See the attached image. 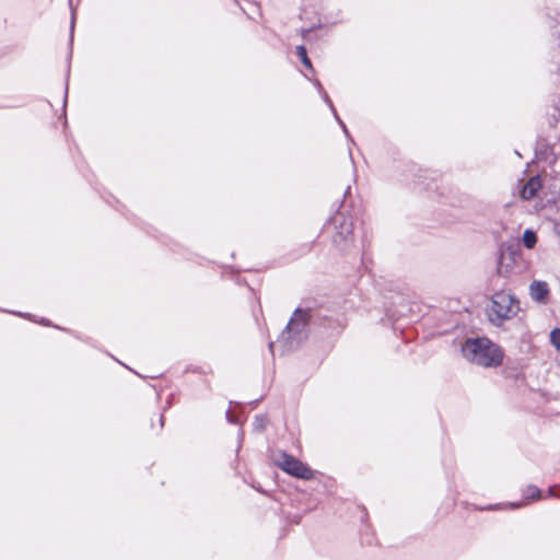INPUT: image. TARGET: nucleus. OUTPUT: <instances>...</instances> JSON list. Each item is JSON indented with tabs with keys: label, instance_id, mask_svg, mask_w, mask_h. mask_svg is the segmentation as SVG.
<instances>
[{
	"label": "nucleus",
	"instance_id": "nucleus-5",
	"mask_svg": "<svg viewBox=\"0 0 560 560\" xmlns=\"http://www.w3.org/2000/svg\"><path fill=\"white\" fill-rule=\"evenodd\" d=\"M334 223L337 229L334 243L341 249H346L348 244L352 242L353 221L351 218H347L342 213H338L334 217Z\"/></svg>",
	"mask_w": 560,
	"mask_h": 560
},
{
	"label": "nucleus",
	"instance_id": "nucleus-9",
	"mask_svg": "<svg viewBox=\"0 0 560 560\" xmlns=\"http://www.w3.org/2000/svg\"><path fill=\"white\" fill-rule=\"evenodd\" d=\"M512 261L513 258L511 255L501 254L498 262V273L506 277L510 272Z\"/></svg>",
	"mask_w": 560,
	"mask_h": 560
},
{
	"label": "nucleus",
	"instance_id": "nucleus-7",
	"mask_svg": "<svg viewBox=\"0 0 560 560\" xmlns=\"http://www.w3.org/2000/svg\"><path fill=\"white\" fill-rule=\"evenodd\" d=\"M541 188V182L539 179V177H532L523 187L522 191H521V196L523 199L525 200H529L532 199L533 197H535V195L537 194V191Z\"/></svg>",
	"mask_w": 560,
	"mask_h": 560
},
{
	"label": "nucleus",
	"instance_id": "nucleus-15",
	"mask_svg": "<svg viewBox=\"0 0 560 560\" xmlns=\"http://www.w3.org/2000/svg\"><path fill=\"white\" fill-rule=\"evenodd\" d=\"M255 429L261 431L265 429L266 419L262 416H256L254 421Z\"/></svg>",
	"mask_w": 560,
	"mask_h": 560
},
{
	"label": "nucleus",
	"instance_id": "nucleus-2",
	"mask_svg": "<svg viewBox=\"0 0 560 560\" xmlns=\"http://www.w3.org/2000/svg\"><path fill=\"white\" fill-rule=\"evenodd\" d=\"M520 311V301L514 294L509 291H499L491 298L489 318L492 324L499 326L515 317Z\"/></svg>",
	"mask_w": 560,
	"mask_h": 560
},
{
	"label": "nucleus",
	"instance_id": "nucleus-8",
	"mask_svg": "<svg viewBox=\"0 0 560 560\" xmlns=\"http://www.w3.org/2000/svg\"><path fill=\"white\" fill-rule=\"evenodd\" d=\"M314 84H315V86L318 89V91L320 92V94H322V97H323L324 102H325V103L330 107V109H331V112H332V114H334V116H335L336 120H337V121L339 122V125L342 127V129H343L345 133H348V130H347L346 125H345V124H343V121L339 118V116H338V114H337V112H336V109H335V107H334V105H332V102H331V100H330L329 95L324 91L322 83H320L318 80H315V81H314Z\"/></svg>",
	"mask_w": 560,
	"mask_h": 560
},
{
	"label": "nucleus",
	"instance_id": "nucleus-1",
	"mask_svg": "<svg viewBox=\"0 0 560 560\" xmlns=\"http://www.w3.org/2000/svg\"><path fill=\"white\" fill-rule=\"evenodd\" d=\"M463 357L477 365L495 368L503 361L501 348L488 338H468L462 346Z\"/></svg>",
	"mask_w": 560,
	"mask_h": 560
},
{
	"label": "nucleus",
	"instance_id": "nucleus-17",
	"mask_svg": "<svg viewBox=\"0 0 560 560\" xmlns=\"http://www.w3.org/2000/svg\"><path fill=\"white\" fill-rule=\"evenodd\" d=\"M269 348H270L271 351H273V342L269 343Z\"/></svg>",
	"mask_w": 560,
	"mask_h": 560
},
{
	"label": "nucleus",
	"instance_id": "nucleus-12",
	"mask_svg": "<svg viewBox=\"0 0 560 560\" xmlns=\"http://www.w3.org/2000/svg\"><path fill=\"white\" fill-rule=\"evenodd\" d=\"M541 498V491L536 486H528L524 490L525 500H538Z\"/></svg>",
	"mask_w": 560,
	"mask_h": 560
},
{
	"label": "nucleus",
	"instance_id": "nucleus-13",
	"mask_svg": "<svg viewBox=\"0 0 560 560\" xmlns=\"http://www.w3.org/2000/svg\"><path fill=\"white\" fill-rule=\"evenodd\" d=\"M296 55L302 61V63L310 70H313V66L311 60L307 57L306 48L304 46H298L296 47Z\"/></svg>",
	"mask_w": 560,
	"mask_h": 560
},
{
	"label": "nucleus",
	"instance_id": "nucleus-4",
	"mask_svg": "<svg viewBox=\"0 0 560 560\" xmlns=\"http://www.w3.org/2000/svg\"><path fill=\"white\" fill-rule=\"evenodd\" d=\"M273 462L279 468L293 477L310 480L314 476V472L310 467L287 453L276 454L273 456Z\"/></svg>",
	"mask_w": 560,
	"mask_h": 560
},
{
	"label": "nucleus",
	"instance_id": "nucleus-11",
	"mask_svg": "<svg viewBox=\"0 0 560 560\" xmlns=\"http://www.w3.org/2000/svg\"><path fill=\"white\" fill-rule=\"evenodd\" d=\"M537 243L536 233L533 230H525L523 234V244L526 248H534Z\"/></svg>",
	"mask_w": 560,
	"mask_h": 560
},
{
	"label": "nucleus",
	"instance_id": "nucleus-3",
	"mask_svg": "<svg viewBox=\"0 0 560 560\" xmlns=\"http://www.w3.org/2000/svg\"><path fill=\"white\" fill-rule=\"evenodd\" d=\"M310 314L306 311L296 310L293 313L285 331L282 332L281 338L289 340L288 349H292L294 345H299L306 338V327L308 325Z\"/></svg>",
	"mask_w": 560,
	"mask_h": 560
},
{
	"label": "nucleus",
	"instance_id": "nucleus-10",
	"mask_svg": "<svg viewBox=\"0 0 560 560\" xmlns=\"http://www.w3.org/2000/svg\"><path fill=\"white\" fill-rule=\"evenodd\" d=\"M524 503H509V504H493L488 506H476L475 509L478 511H498V510H504L506 508L510 509H517L522 506Z\"/></svg>",
	"mask_w": 560,
	"mask_h": 560
},
{
	"label": "nucleus",
	"instance_id": "nucleus-16",
	"mask_svg": "<svg viewBox=\"0 0 560 560\" xmlns=\"http://www.w3.org/2000/svg\"><path fill=\"white\" fill-rule=\"evenodd\" d=\"M74 28V15H72V20H71V31H73Z\"/></svg>",
	"mask_w": 560,
	"mask_h": 560
},
{
	"label": "nucleus",
	"instance_id": "nucleus-6",
	"mask_svg": "<svg viewBox=\"0 0 560 560\" xmlns=\"http://www.w3.org/2000/svg\"><path fill=\"white\" fill-rule=\"evenodd\" d=\"M529 295L533 301L545 304L549 295L547 282L535 280L529 285Z\"/></svg>",
	"mask_w": 560,
	"mask_h": 560
},
{
	"label": "nucleus",
	"instance_id": "nucleus-14",
	"mask_svg": "<svg viewBox=\"0 0 560 560\" xmlns=\"http://www.w3.org/2000/svg\"><path fill=\"white\" fill-rule=\"evenodd\" d=\"M550 342L552 343V346L556 349L560 350V329L559 328H555L553 330H551Z\"/></svg>",
	"mask_w": 560,
	"mask_h": 560
}]
</instances>
